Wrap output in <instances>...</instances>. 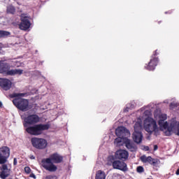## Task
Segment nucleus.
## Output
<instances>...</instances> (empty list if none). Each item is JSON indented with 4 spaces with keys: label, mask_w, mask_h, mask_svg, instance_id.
Listing matches in <instances>:
<instances>
[{
    "label": "nucleus",
    "mask_w": 179,
    "mask_h": 179,
    "mask_svg": "<svg viewBox=\"0 0 179 179\" xmlns=\"http://www.w3.org/2000/svg\"><path fill=\"white\" fill-rule=\"evenodd\" d=\"M64 162V157L55 152L50 155L49 158H44L41 160V166L47 171L50 173H55L58 170V167L55 164L62 163ZM54 163L55 164H54Z\"/></svg>",
    "instance_id": "nucleus-1"
},
{
    "label": "nucleus",
    "mask_w": 179,
    "mask_h": 179,
    "mask_svg": "<svg viewBox=\"0 0 179 179\" xmlns=\"http://www.w3.org/2000/svg\"><path fill=\"white\" fill-rule=\"evenodd\" d=\"M26 93H13L9 95L13 100V104L20 111L26 112L30 110V106H29V100L20 97H24Z\"/></svg>",
    "instance_id": "nucleus-2"
},
{
    "label": "nucleus",
    "mask_w": 179,
    "mask_h": 179,
    "mask_svg": "<svg viewBox=\"0 0 179 179\" xmlns=\"http://www.w3.org/2000/svg\"><path fill=\"white\" fill-rule=\"evenodd\" d=\"M25 128L26 132L29 135H34V136H38L42 135L44 131L50 129V124H35L33 126H27Z\"/></svg>",
    "instance_id": "nucleus-3"
},
{
    "label": "nucleus",
    "mask_w": 179,
    "mask_h": 179,
    "mask_svg": "<svg viewBox=\"0 0 179 179\" xmlns=\"http://www.w3.org/2000/svg\"><path fill=\"white\" fill-rule=\"evenodd\" d=\"M144 129L150 134H153L155 136L159 135V127H157V123L152 117H148L144 120Z\"/></svg>",
    "instance_id": "nucleus-4"
},
{
    "label": "nucleus",
    "mask_w": 179,
    "mask_h": 179,
    "mask_svg": "<svg viewBox=\"0 0 179 179\" xmlns=\"http://www.w3.org/2000/svg\"><path fill=\"white\" fill-rule=\"evenodd\" d=\"M10 69V64L4 62H0V73H6L7 76H15V75H23L22 69Z\"/></svg>",
    "instance_id": "nucleus-5"
},
{
    "label": "nucleus",
    "mask_w": 179,
    "mask_h": 179,
    "mask_svg": "<svg viewBox=\"0 0 179 179\" xmlns=\"http://www.w3.org/2000/svg\"><path fill=\"white\" fill-rule=\"evenodd\" d=\"M31 143L33 148H35V149H38L39 150H43V149H45V148H47V145H48L47 140L37 137H33L31 139Z\"/></svg>",
    "instance_id": "nucleus-6"
},
{
    "label": "nucleus",
    "mask_w": 179,
    "mask_h": 179,
    "mask_svg": "<svg viewBox=\"0 0 179 179\" xmlns=\"http://www.w3.org/2000/svg\"><path fill=\"white\" fill-rule=\"evenodd\" d=\"M40 122V116L36 114L29 115L24 119V128L29 127V125H34Z\"/></svg>",
    "instance_id": "nucleus-7"
},
{
    "label": "nucleus",
    "mask_w": 179,
    "mask_h": 179,
    "mask_svg": "<svg viewBox=\"0 0 179 179\" xmlns=\"http://www.w3.org/2000/svg\"><path fill=\"white\" fill-rule=\"evenodd\" d=\"M10 156V149L3 146L0 148V164H5Z\"/></svg>",
    "instance_id": "nucleus-8"
},
{
    "label": "nucleus",
    "mask_w": 179,
    "mask_h": 179,
    "mask_svg": "<svg viewBox=\"0 0 179 179\" xmlns=\"http://www.w3.org/2000/svg\"><path fill=\"white\" fill-rule=\"evenodd\" d=\"M115 134L120 139H127L131 133H129V130L127 129L125 127H117L115 130Z\"/></svg>",
    "instance_id": "nucleus-9"
},
{
    "label": "nucleus",
    "mask_w": 179,
    "mask_h": 179,
    "mask_svg": "<svg viewBox=\"0 0 179 179\" xmlns=\"http://www.w3.org/2000/svg\"><path fill=\"white\" fill-rule=\"evenodd\" d=\"M31 26V23L30 22V17H29L28 16H26L25 15H22L20 29L21 30L26 31V30H29Z\"/></svg>",
    "instance_id": "nucleus-10"
},
{
    "label": "nucleus",
    "mask_w": 179,
    "mask_h": 179,
    "mask_svg": "<svg viewBox=\"0 0 179 179\" xmlns=\"http://www.w3.org/2000/svg\"><path fill=\"white\" fill-rule=\"evenodd\" d=\"M113 167L115 170H120L121 171H128V166L127 165V163L116 160L115 162H113Z\"/></svg>",
    "instance_id": "nucleus-11"
},
{
    "label": "nucleus",
    "mask_w": 179,
    "mask_h": 179,
    "mask_svg": "<svg viewBox=\"0 0 179 179\" xmlns=\"http://www.w3.org/2000/svg\"><path fill=\"white\" fill-rule=\"evenodd\" d=\"M0 87L8 92L12 87V81L8 78H0Z\"/></svg>",
    "instance_id": "nucleus-12"
},
{
    "label": "nucleus",
    "mask_w": 179,
    "mask_h": 179,
    "mask_svg": "<svg viewBox=\"0 0 179 179\" xmlns=\"http://www.w3.org/2000/svg\"><path fill=\"white\" fill-rule=\"evenodd\" d=\"M129 156V154L128 153V151L125 150H118L115 154V159H117V160H122V162H125Z\"/></svg>",
    "instance_id": "nucleus-13"
},
{
    "label": "nucleus",
    "mask_w": 179,
    "mask_h": 179,
    "mask_svg": "<svg viewBox=\"0 0 179 179\" xmlns=\"http://www.w3.org/2000/svg\"><path fill=\"white\" fill-rule=\"evenodd\" d=\"M157 64H159V57H152L149 63L145 64V68L148 71H155Z\"/></svg>",
    "instance_id": "nucleus-14"
},
{
    "label": "nucleus",
    "mask_w": 179,
    "mask_h": 179,
    "mask_svg": "<svg viewBox=\"0 0 179 179\" xmlns=\"http://www.w3.org/2000/svg\"><path fill=\"white\" fill-rule=\"evenodd\" d=\"M141 161L143 163H149L151 166L156 167L157 166L158 160L157 159H153L152 157H146L145 155H143L140 157Z\"/></svg>",
    "instance_id": "nucleus-15"
},
{
    "label": "nucleus",
    "mask_w": 179,
    "mask_h": 179,
    "mask_svg": "<svg viewBox=\"0 0 179 179\" xmlns=\"http://www.w3.org/2000/svg\"><path fill=\"white\" fill-rule=\"evenodd\" d=\"M2 164L1 167V173H0V178L2 179H5L7 177H9V174H10V169L8 168V164Z\"/></svg>",
    "instance_id": "nucleus-16"
},
{
    "label": "nucleus",
    "mask_w": 179,
    "mask_h": 179,
    "mask_svg": "<svg viewBox=\"0 0 179 179\" xmlns=\"http://www.w3.org/2000/svg\"><path fill=\"white\" fill-rule=\"evenodd\" d=\"M124 146L129 150L130 152H136V149H138V147H136V145H135V143L131 141L129 138H126L124 141Z\"/></svg>",
    "instance_id": "nucleus-17"
},
{
    "label": "nucleus",
    "mask_w": 179,
    "mask_h": 179,
    "mask_svg": "<svg viewBox=\"0 0 179 179\" xmlns=\"http://www.w3.org/2000/svg\"><path fill=\"white\" fill-rule=\"evenodd\" d=\"M142 139H143V135H142V132L134 131L133 133V140L135 143H142Z\"/></svg>",
    "instance_id": "nucleus-18"
},
{
    "label": "nucleus",
    "mask_w": 179,
    "mask_h": 179,
    "mask_svg": "<svg viewBox=\"0 0 179 179\" xmlns=\"http://www.w3.org/2000/svg\"><path fill=\"white\" fill-rule=\"evenodd\" d=\"M134 132H142V123L136 122L134 124Z\"/></svg>",
    "instance_id": "nucleus-19"
},
{
    "label": "nucleus",
    "mask_w": 179,
    "mask_h": 179,
    "mask_svg": "<svg viewBox=\"0 0 179 179\" xmlns=\"http://www.w3.org/2000/svg\"><path fill=\"white\" fill-rule=\"evenodd\" d=\"M6 12L7 13H10V15H15V13H16V8H15V6L10 5L7 6Z\"/></svg>",
    "instance_id": "nucleus-20"
},
{
    "label": "nucleus",
    "mask_w": 179,
    "mask_h": 179,
    "mask_svg": "<svg viewBox=\"0 0 179 179\" xmlns=\"http://www.w3.org/2000/svg\"><path fill=\"white\" fill-rule=\"evenodd\" d=\"M96 179H106V173L102 171H98L96 174Z\"/></svg>",
    "instance_id": "nucleus-21"
},
{
    "label": "nucleus",
    "mask_w": 179,
    "mask_h": 179,
    "mask_svg": "<svg viewBox=\"0 0 179 179\" xmlns=\"http://www.w3.org/2000/svg\"><path fill=\"white\" fill-rule=\"evenodd\" d=\"M8 36H10V32L0 30V38H2L3 37H8Z\"/></svg>",
    "instance_id": "nucleus-22"
},
{
    "label": "nucleus",
    "mask_w": 179,
    "mask_h": 179,
    "mask_svg": "<svg viewBox=\"0 0 179 179\" xmlns=\"http://www.w3.org/2000/svg\"><path fill=\"white\" fill-rule=\"evenodd\" d=\"M176 122L171 123L170 126H168L167 129L168 131L173 132V131H176Z\"/></svg>",
    "instance_id": "nucleus-23"
},
{
    "label": "nucleus",
    "mask_w": 179,
    "mask_h": 179,
    "mask_svg": "<svg viewBox=\"0 0 179 179\" xmlns=\"http://www.w3.org/2000/svg\"><path fill=\"white\" fill-rule=\"evenodd\" d=\"M159 125L160 127H163L164 129H167V128L169 127V122H163V120H159Z\"/></svg>",
    "instance_id": "nucleus-24"
},
{
    "label": "nucleus",
    "mask_w": 179,
    "mask_h": 179,
    "mask_svg": "<svg viewBox=\"0 0 179 179\" xmlns=\"http://www.w3.org/2000/svg\"><path fill=\"white\" fill-rule=\"evenodd\" d=\"M175 134L176 135H178V136H179V122L177 123L176 122V124L175 126Z\"/></svg>",
    "instance_id": "nucleus-25"
},
{
    "label": "nucleus",
    "mask_w": 179,
    "mask_h": 179,
    "mask_svg": "<svg viewBox=\"0 0 179 179\" xmlns=\"http://www.w3.org/2000/svg\"><path fill=\"white\" fill-rule=\"evenodd\" d=\"M108 162H111L112 163V166L114 163V162H115V157H114L113 155H110L108 157Z\"/></svg>",
    "instance_id": "nucleus-26"
},
{
    "label": "nucleus",
    "mask_w": 179,
    "mask_h": 179,
    "mask_svg": "<svg viewBox=\"0 0 179 179\" xmlns=\"http://www.w3.org/2000/svg\"><path fill=\"white\" fill-rule=\"evenodd\" d=\"M178 104L173 102V103H171L170 105H169V107H170V109L171 110H173V108H176V107H178Z\"/></svg>",
    "instance_id": "nucleus-27"
},
{
    "label": "nucleus",
    "mask_w": 179,
    "mask_h": 179,
    "mask_svg": "<svg viewBox=\"0 0 179 179\" xmlns=\"http://www.w3.org/2000/svg\"><path fill=\"white\" fill-rule=\"evenodd\" d=\"M45 179H58V177L55 175H49L45 177Z\"/></svg>",
    "instance_id": "nucleus-28"
},
{
    "label": "nucleus",
    "mask_w": 179,
    "mask_h": 179,
    "mask_svg": "<svg viewBox=\"0 0 179 179\" xmlns=\"http://www.w3.org/2000/svg\"><path fill=\"white\" fill-rule=\"evenodd\" d=\"M24 171L27 174H30V173H31V169H30L29 166H25Z\"/></svg>",
    "instance_id": "nucleus-29"
},
{
    "label": "nucleus",
    "mask_w": 179,
    "mask_h": 179,
    "mask_svg": "<svg viewBox=\"0 0 179 179\" xmlns=\"http://www.w3.org/2000/svg\"><path fill=\"white\" fill-rule=\"evenodd\" d=\"M136 171L137 173H143L144 171L143 167L141 166H138L136 169Z\"/></svg>",
    "instance_id": "nucleus-30"
},
{
    "label": "nucleus",
    "mask_w": 179,
    "mask_h": 179,
    "mask_svg": "<svg viewBox=\"0 0 179 179\" xmlns=\"http://www.w3.org/2000/svg\"><path fill=\"white\" fill-rule=\"evenodd\" d=\"M157 51H158V50H156L154 52V53H153V55H152V58H156V57H157V55H159V53H158Z\"/></svg>",
    "instance_id": "nucleus-31"
},
{
    "label": "nucleus",
    "mask_w": 179,
    "mask_h": 179,
    "mask_svg": "<svg viewBox=\"0 0 179 179\" xmlns=\"http://www.w3.org/2000/svg\"><path fill=\"white\" fill-rule=\"evenodd\" d=\"M13 164H14V166H16L17 164V159L14 158V159H13Z\"/></svg>",
    "instance_id": "nucleus-32"
},
{
    "label": "nucleus",
    "mask_w": 179,
    "mask_h": 179,
    "mask_svg": "<svg viewBox=\"0 0 179 179\" xmlns=\"http://www.w3.org/2000/svg\"><path fill=\"white\" fill-rule=\"evenodd\" d=\"M165 13H166V15H167V14L171 15V13H173V10L166 11V12H165Z\"/></svg>",
    "instance_id": "nucleus-33"
},
{
    "label": "nucleus",
    "mask_w": 179,
    "mask_h": 179,
    "mask_svg": "<svg viewBox=\"0 0 179 179\" xmlns=\"http://www.w3.org/2000/svg\"><path fill=\"white\" fill-rule=\"evenodd\" d=\"M157 149H159V147L157 146V145H154V150L156 151V150H157Z\"/></svg>",
    "instance_id": "nucleus-34"
},
{
    "label": "nucleus",
    "mask_w": 179,
    "mask_h": 179,
    "mask_svg": "<svg viewBox=\"0 0 179 179\" xmlns=\"http://www.w3.org/2000/svg\"><path fill=\"white\" fill-rule=\"evenodd\" d=\"M144 149H145V150H147V151H149V150H150L149 146H145V147L144 148Z\"/></svg>",
    "instance_id": "nucleus-35"
},
{
    "label": "nucleus",
    "mask_w": 179,
    "mask_h": 179,
    "mask_svg": "<svg viewBox=\"0 0 179 179\" xmlns=\"http://www.w3.org/2000/svg\"><path fill=\"white\" fill-rule=\"evenodd\" d=\"M176 176H179V168L176 170Z\"/></svg>",
    "instance_id": "nucleus-36"
},
{
    "label": "nucleus",
    "mask_w": 179,
    "mask_h": 179,
    "mask_svg": "<svg viewBox=\"0 0 179 179\" xmlns=\"http://www.w3.org/2000/svg\"><path fill=\"white\" fill-rule=\"evenodd\" d=\"M30 177H32V178H36V175L32 173V174H31Z\"/></svg>",
    "instance_id": "nucleus-37"
},
{
    "label": "nucleus",
    "mask_w": 179,
    "mask_h": 179,
    "mask_svg": "<svg viewBox=\"0 0 179 179\" xmlns=\"http://www.w3.org/2000/svg\"><path fill=\"white\" fill-rule=\"evenodd\" d=\"M2 107H3V105L2 104V102L0 101V108H2Z\"/></svg>",
    "instance_id": "nucleus-38"
},
{
    "label": "nucleus",
    "mask_w": 179,
    "mask_h": 179,
    "mask_svg": "<svg viewBox=\"0 0 179 179\" xmlns=\"http://www.w3.org/2000/svg\"><path fill=\"white\" fill-rule=\"evenodd\" d=\"M166 118H167V117L166 115H164V120H166Z\"/></svg>",
    "instance_id": "nucleus-39"
},
{
    "label": "nucleus",
    "mask_w": 179,
    "mask_h": 179,
    "mask_svg": "<svg viewBox=\"0 0 179 179\" xmlns=\"http://www.w3.org/2000/svg\"><path fill=\"white\" fill-rule=\"evenodd\" d=\"M124 111H128V109H125Z\"/></svg>",
    "instance_id": "nucleus-40"
}]
</instances>
